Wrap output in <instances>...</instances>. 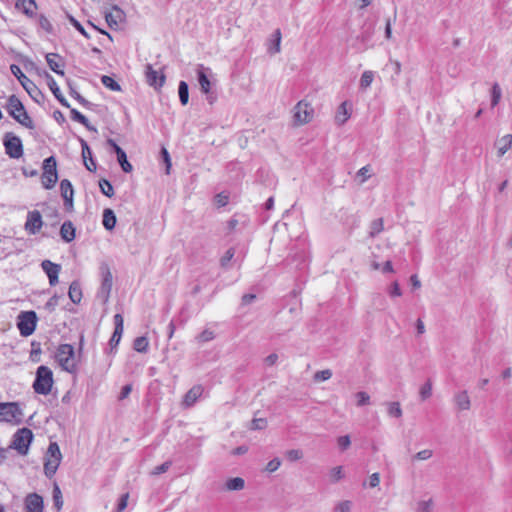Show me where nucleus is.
Instances as JSON below:
<instances>
[{"label":"nucleus","instance_id":"f257e3e1","mask_svg":"<svg viewBox=\"0 0 512 512\" xmlns=\"http://www.w3.org/2000/svg\"><path fill=\"white\" fill-rule=\"evenodd\" d=\"M7 111L9 115L17 121L20 125L28 128L34 129L35 124L29 114L27 113L23 103L16 95L9 96L7 100Z\"/></svg>","mask_w":512,"mask_h":512},{"label":"nucleus","instance_id":"f03ea898","mask_svg":"<svg viewBox=\"0 0 512 512\" xmlns=\"http://www.w3.org/2000/svg\"><path fill=\"white\" fill-rule=\"evenodd\" d=\"M53 382L52 370L44 365L39 366L36 370V376L33 382V389L35 393L48 395L51 392Z\"/></svg>","mask_w":512,"mask_h":512},{"label":"nucleus","instance_id":"7ed1b4c3","mask_svg":"<svg viewBox=\"0 0 512 512\" xmlns=\"http://www.w3.org/2000/svg\"><path fill=\"white\" fill-rule=\"evenodd\" d=\"M61 460L62 454L59 445L56 442H50L44 462V474L47 478L51 479L55 475Z\"/></svg>","mask_w":512,"mask_h":512},{"label":"nucleus","instance_id":"20e7f679","mask_svg":"<svg viewBox=\"0 0 512 512\" xmlns=\"http://www.w3.org/2000/svg\"><path fill=\"white\" fill-rule=\"evenodd\" d=\"M11 73L17 78L25 91L29 94V96L37 103H40V99L44 98L43 93L40 89L31 81L21 70V68L12 64L10 66Z\"/></svg>","mask_w":512,"mask_h":512},{"label":"nucleus","instance_id":"39448f33","mask_svg":"<svg viewBox=\"0 0 512 512\" xmlns=\"http://www.w3.org/2000/svg\"><path fill=\"white\" fill-rule=\"evenodd\" d=\"M38 317L35 311H21L17 316V328L20 335L28 337L32 335L37 326Z\"/></svg>","mask_w":512,"mask_h":512},{"label":"nucleus","instance_id":"423d86ee","mask_svg":"<svg viewBox=\"0 0 512 512\" xmlns=\"http://www.w3.org/2000/svg\"><path fill=\"white\" fill-rule=\"evenodd\" d=\"M58 181L57 162L54 156L43 161V173L41 183L45 189H52Z\"/></svg>","mask_w":512,"mask_h":512},{"label":"nucleus","instance_id":"0eeeda50","mask_svg":"<svg viewBox=\"0 0 512 512\" xmlns=\"http://www.w3.org/2000/svg\"><path fill=\"white\" fill-rule=\"evenodd\" d=\"M74 354V347L70 344H61L57 348L56 359L65 371L72 372L75 370Z\"/></svg>","mask_w":512,"mask_h":512},{"label":"nucleus","instance_id":"6e6552de","mask_svg":"<svg viewBox=\"0 0 512 512\" xmlns=\"http://www.w3.org/2000/svg\"><path fill=\"white\" fill-rule=\"evenodd\" d=\"M32 440V431L29 428H21L14 434L10 448L17 450L20 455H26Z\"/></svg>","mask_w":512,"mask_h":512},{"label":"nucleus","instance_id":"1a4fd4ad","mask_svg":"<svg viewBox=\"0 0 512 512\" xmlns=\"http://www.w3.org/2000/svg\"><path fill=\"white\" fill-rule=\"evenodd\" d=\"M5 153L12 159H19L23 156V144L19 136L12 132L5 133L3 137Z\"/></svg>","mask_w":512,"mask_h":512},{"label":"nucleus","instance_id":"9d476101","mask_svg":"<svg viewBox=\"0 0 512 512\" xmlns=\"http://www.w3.org/2000/svg\"><path fill=\"white\" fill-rule=\"evenodd\" d=\"M23 411L17 402L0 403V417L1 420L6 422L16 421L21 422Z\"/></svg>","mask_w":512,"mask_h":512},{"label":"nucleus","instance_id":"9b49d317","mask_svg":"<svg viewBox=\"0 0 512 512\" xmlns=\"http://www.w3.org/2000/svg\"><path fill=\"white\" fill-rule=\"evenodd\" d=\"M314 109L305 100L299 101L294 108V121L298 125L310 122L313 118Z\"/></svg>","mask_w":512,"mask_h":512},{"label":"nucleus","instance_id":"f8f14e48","mask_svg":"<svg viewBox=\"0 0 512 512\" xmlns=\"http://www.w3.org/2000/svg\"><path fill=\"white\" fill-rule=\"evenodd\" d=\"M144 74L147 84L156 90L161 89L165 84L166 77L164 73H159L149 63L145 65Z\"/></svg>","mask_w":512,"mask_h":512},{"label":"nucleus","instance_id":"ddd939ff","mask_svg":"<svg viewBox=\"0 0 512 512\" xmlns=\"http://www.w3.org/2000/svg\"><path fill=\"white\" fill-rule=\"evenodd\" d=\"M100 269L103 279L98 295L104 300V302H107L112 289L113 276L107 265H102Z\"/></svg>","mask_w":512,"mask_h":512},{"label":"nucleus","instance_id":"4468645a","mask_svg":"<svg viewBox=\"0 0 512 512\" xmlns=\"http://www.w3.org/2000/svg\"><path fill=\"white\" fill-rule=\"evenodd\" d=\"M104 14L107 25L111 29H117L119 25L125 21V13L117 5H113L111 11H105Z\"/></svg>","mask_w":512,"mask_h":512},{"label":"nucleus","instance_id":"2eb2a0df","mask_svg":"<svg viewBox=\"0 0 512 512\" xmlns=\"http://www.w3.org/2000/svg\"><path fill=\"white\" fill-rule=\"evenodd\" d=\"M43 225L42 216L38 210L29 211L25 223V230L31 234H37Z\"/></svg>","mask_w":512,"mask_h":512},{"label":"nucleus","instance_id":"dca6fc26","mask_svg":"<svg viewBox=\"0 0 512 512\" xmlns=\"http://www.w3.org/2000/svg\"><path fill=\"white\" fill-rule=\"evenodd\" d=\"M25 512H43L44 500L37 493H29L24 499Z\"/></svg>","mask_w":512,"mask_h":512},{"label":"nucleus","instance_id":"f3484780","mask_svg":"<svg viewBox=\"0 0 512 512\" xmlns=\"http://www.w3.org/2000/svg\"><path fill=\"white\" fill-rule=\"evenodd\" d=\"M114 332L109 340L111 350L116 348L121 340L124 330V320L121 314L117 313L113 317Z\"/></svg>","mask_w":512,"mask_h":512},{"label":"nucleus","instance_id":"a211bd4d","mask_svg":"<svg viewBox=\"0 0 512 512\" xmlns=\"http://www.w3.org/2000/svg\"><path fill=\"white\" fill-rule=\"evenodd\" d=\"M41 267L48 276L49 284L51 286H55L58 283V276L61 270V266L59 264L53 263L50 260H43Z\"/></svg>","mask_w":512,"mask_h":512},{"label":"nucleus","instance_id":"6ab92c4d","mask_svg":"<svg viewBox=\"0 0 512 512\" xmlns=\"http://www.w3.org/2000/svg\"><path fill=\"white\" fill-rule=\"evenodd\" d=\"M203 391H204V388L202 385H194L184 395L183 400H182V406L184 408L192 407L197 402V400L200 398Z\"/></svg>","mask_w":512,"mask_h":512},{"label":"nucleus","instance_id":"aec40b11","mask_svg":"<svg viewBox=\"0 0 512 512\" xmlns=\"http://www.w3.org/2000/svg\"><path fill=\"white\" fill-rule=\"evenodd\" d=\"M49 68L58 75L64 76V59L57 53H48L45 56Z\"/></svg>","mask_w":512,"mask_h":512},{"label":"nucleus","instance_id":"412c9836","mask_svg":"<svg viewBox=\"0 0 512 512\" xmlns=\"http://www.w3.org/2000/svg\"><path fill=\"white\" fill-rule=\"evenodd\" d=\"M210 68L204 67L202 64L197 66V79L204 94H209L211 91V82L208 78Z\"/></svg>","mask_w":512,"mask_h":512},{"label":"nucleus","instance_id":"4be33fe9","mask_svg":"<svg viewBox=\"0 0 512 512\" xmlns=\"http://www.w3.org/2000/svg\"><path fill=\"white\" fill-rule=\"evenodd\" d=\"M46 80H47L48 87L50 88V90L53 93V95L55 96V98L60 102V104L66 108H70V104L68 103L66 98L61 93V90H60L59 86L57 85L55 79L47 72H46Z\"/></svg>","mask_w":512,"mask_h":512},{"label":"nucleus","instance_id":"5701e85b","mask_svg":"<svg viewBox=\"0 0 512 512\" xmlns=\"http://www.w3.org/2000/svg\"><path fill=\"white\" fill-rule=\"evenodd\" d=\"M15 8L29 18H34L36 16L35 10L37 9V4L35 0H17Z\"/></svg>","mask_w":512,"mask_h":512},{"label":"nucleus","instance_id":"b1692460","mask_svg":"<svg viewBox=\"0 0 512 512\" xmlns=\"http://www.w3.org/2000/svg\"><path fill=\"white\" fill-rule=\"evenodd\" d=\"M60 235L67 243H70L75 239L76 229L70 220H67L62 224L60 228Z\"/></svg>","mask_w":512,"mask_h":512},{"label":"nucleus","instance_id":"393cba45","mask_svg":"<svg viewBox=\"0 0 512 512\" xmlns=\"http://www.w3.org/2000/svg\"><path fill=\"white\" fill-rule=\"evenodd\" d=\"M116 215L114 211L110 208H105L103 211L102 224L104 228L108 231H112L116 226Z\"/></svg>","mask_w":512,"mask_h":512},{"label":"nucleus","instance_id":"a878e982","mask_svg":"<svg viewBox=\"0 0 512 512\" xmlns=\"http://www.w3.org/2000/svg\"><path fill=\"white\" fill-rule=\"evenodd\" d=\"M499 157H502L512 146V134H506L495 143Z\"/></svg>","mask_w":512,"mask_h":512},{"label":"nucleus","instance_id":"bb28decb","mask_svg":"<svg viewBox=\"0 0 512 512\" xmlns=\"http://www.w3.org/2000/svg\"><path fill=\"white\" fill-rule=\"evenodd\" d=\"M113 152L116 154L117 161L121 166L122 170L125 173H130L133 170V166L128 161L126 152L121 147H117V149H115Z\"/></svg>","mask_w":512,"mask_h":512},{"label":"nucleus","instance_id":"cd10ccee","mask_svg":"<svg viewBox=\"0 0 512 512\" xmlns=\"http://www.w3.org/2000/svg\"><path fill=\"white\" fill-rule=\"evenodd\" d=\"M68 296L74 304H79L82 299V289L78 281H73L68 290Z\"/></svg>","mask_w":512,"mask_h":512},{"label":"nucleus","instance_id":"c85d7f7f","mask_svg":"<svg viewBox=\"0 0 512 512\" xmlns=\"http://www.w3.org/2000/svg\"><path fill=\"white\" fill-rule=\"evenodd\" d=\"M454 402L459 410H469L471 406L467 391H461L454 396Z\"/></svg>","mask_w":512,"mask_h":512},{"label":"nucleus","instance_id":"c756f323","mask_svg":"<svg viewBox=\"0 0 512 512\" xmlns=\"http://www.w3.org/2000/svg\"><path fill=\"white\" fill-rule=\"evenodd\" d=\"M70 114H71V118L72 120L76 121V122H79L80 124H82L83 126H85V128L89 131H92V132H97V129L96 127L92 126L88 119L82 114L80 113L77 109H71L70 110Z\"/></svg>","mask_w":512,"mask_h":512},{"label":"nucleus","instance_id":"7c9ffc66","mask_svg":"<svg viewBox=\"0 0 512 512\" xmlns=\"http://www.w3.org/2000/svg\"><path fill=\"white\" fill-rule=\"evenodd\" d=\"M347 105H348V102L344 101L338 107V110H337V113H336V116H335V121L339 125H343L349 119V117H350V113L347 110Z\"/></svg>","mask_w":512,"mask_h":512},{"label":"nucleus","instance_id":"2f4dec72","mask_svg":"<svg viewBox=\"0 0 512 512\" xmlns=\"http://www.w3.org/2000/svg\"><path fill=\"white\" fill-rule=\"evenodd\" d=\"M52 499H53V505L56 509V511H60L63 507V497L62 492L57 483H54L53 490H52Z\"/></svg>","mask_w":512,"mask_h":512},{"label":"nucleus","instance_id":"473e14b6","mask_svg":"<svg viewBox=\"0 0 512 512\" xmlns=\"http://www.w3.org/2000/svg\"><path fill=\"white\" fill-rule=\"evenodd\" d=\"M178 95L180 103L185 106L188 104L189 101V86L187 82L180 81L178 86Z\"/></svg>","mask_w":512,"mask_h":512},{"label":"nucleus","instance_id":"72a5a7b5","mask_svg":"<svg viewBox=\"0 0 512 512\" xmlns=\"http://www.w3.org/2000/svg\"><path fill=\"white\" fill-rule=\"evenodd\" d=\"M69 84V94L76 99L83 107L90 109L93 106V103L85 99L77 90H75L70 83Z\"/></svg>","mask_w":512,"mask_h":512},{"label":"nucleus","instance_id":"f704fd0d","mask_svg":"<svg viewBox=\"0 0 512 512\" xmlns=\"http://www.w3.org/2000/svg\"><path fill=\"white\" fill-rule=\"evenodd\" d=\"M101 82L106 88L112 91H121L120 84L111 76L103 75L101 77Z\"/></svg>","mask_w":512,"mask_h":512},{"label":"nucleus","instance_id":"c9c22d12","mask_svg":"<svg viewBox=\"0 0 512 512\" xmlns=\"http://www.w3.org/2000/svg\"><path fill=\"white\" fill-rule=\"evenodd\" d=\"M384 229V223L382 218L375 219L371 222L369 236L371 238L376 237Z\"/></svg>","mask_w":512,"mask_h":512},{"label":"nucleus","instance_id":"e433bc0d","mask_svg":"<svg viewBox=\"0 0 512 512\" xmlns=\"http://www.w3.org/2000/svg\"><path fill=\"white\" fill-rule=\"evenodd\" d=\"M149 342L148 339L144 336L137 337L133 342V348L137 352L145 353L148 349Z\"/></svg>","mask_w":512,"mask_h":512},{"label":"nucleus","instance_id":"4c0bfd02","mask_svg":"<svg viewBox=\"0 0 512 512\" xmlns=\"http://www.w3.org/2000/svg\"><path fill=\"white\" fill-rule=\"evenodd\" d=\"M245 486V482L240 477L231 478L226 482V487L228 490L239 491L242 490Z\"/></svg>","mask_w":512,"mask_h":512},{"label":"nucleus","instance_id":"58836bf2","mask_svg":"<svg viewBox=\"0 0 512 512\" xmlns=\"http://www.w3.org/2000/svg\"><path fill=\"white\" fill-rule=\"evenodd\" d=\"M99 188L105 196L109 198L114 196V188L109 180L101 179L99 181Z\"/></svg>","mask_w":512,"mask_h":512},{"label":"nucleus","instance_id":"ea45409f","mask_svg":"<svg viewBox=\"0 0 512 512\" xmlns=\"http://www.w3.org/2000/svg\"><path fill=\"white\" fill-rule=\"evenodd\" d=\"M273 41H272V45L268 48V51L271 53V54H275V53H278L280 52V43H281V31L280 29H276L275 32L273 33Z\"/></svg>","mask_w":512,"mask_h":512},{"label":"nucleus","instance_id":"a19ab883","mask_svg":"<svg viewBox=\"0 0 512 512\" xmlns=\"http://www.w3.org/2000/svg\"><path fill=\"white\" fill-rule=\"evenodd\" d=\"M374 79V73L370 70L364 71L361 78H360V88L361 89H367Z\"/></svg>","mask_w":512,"mask_h":512},{"label":"nucleus","instance_id":"79ce46f5","mask_svg":"<svg viewBox=\"0 0 512 512\" xmlns=\"http://www.w3.org/2000/svg\"><path fill=\"white\" fill-rule=\"evenodd\" d=\"M38 24L48 34H54V27L46 16L43 14L38 17Z\"/></svg>","mask_w":512,"mask_h":512},{"label":"nucleus","instance_id":"37998d69","mask_svg":"<svg viewBox=\"0 0 512 512\" xmlns=\"http://www.w3.org/2000/svg\"><path fill=\"white\" fill-rule=\"evenodd\" d=\"M60 191H61L62 197L69 196V195L74 196L73 186L68 179H63L60 182Z\"/></svg>","mask_w":512,"mask_h":512},{"label":"nucleus","instance_id":"c03bdc74","mask_svg":"<svg viewBox=\"0 0 512 512\" xmlns=\"http://www.w3.org/2000/svg\"><path fill=\"white\" fill-rule=\"evenodd\" d=\"M501 88L498 83H494L491 89V106L495 107L498 105L501 99Z\"/></svg>","mask_w":512,"mask_h":512},{"label":"nucleus","instance_id":"a18cd8bd","mask_svg":"<svg viewBox=\"0 0 512 512\" xmlns=\"http://www.w3.org/2000/svg\"><path fill=\"white\" fill-rule=\"evenodd\" d=\"M419 395L422 401L427 400L432 395V382L427 380L420 388Z\"/></svg>","mask_w":512,"mask_h":512},{"label":"nucleus","instance_id":"49530a36","mask_svg":"<svg viewBox=\"0 0 512 512\" xmlns=\"http://www.w3.org/2000/svg\"><path fill=\"white\" fill-rule=\"evenodd\" d=\"M388 414L391 417L400 418L402 416V409L399 402H390L388 404Z\"/></svg>","mask_w":512,"mask_h":512},{"label":"nucleus","instance_id":"de8ad7c7","mask_svg":"<svg viewBox=\"0 0 512 512\" xmlns=\"http://www.w3.org/2000/svg\"><path fill=\"white\" fill-rule=\"evenodd\" d=\"M31 352H30V359L33 362H39L40 361V354H41V345L39 342L33 341L31 343Z\"/></svg>","mask_w":512,"mask_h":512},{"label":"nucleus","instance_id":"09e8293b","mask_svg":"<svg viewBox=\"0 0 512 512\" xmlns=\"http://www.w3.org/2000/svg\"><path fill=\"white\" fill-rule=\"evenodd\" d=\"M68 19H69V22L71 23V25L78 31L80 32L85 38L89 39L90 38V35L88 34V32L85 30V28L83 27V25L78 21L76 20L73 16L69 15L68 16Z\"/></svg>","mask_w":512,"mask_h":512},{"label":"nucleus","instance_id":"8fccbe9b","mask_svg":"<svg viewBox=\"0 0 512 512\" xmlns=\"http://www.w3.org/2000/svg\"><path fill=\"white\" fill-rule=\"evenodd\" d=\"M332 377V371L330 369H325L321 371H317L314 374V381L320 382V381H326Z\"/></svg>","mask_w":512,"mask_h":512},{"label":"nucleus","instance_id":"3c124183","mask_svg":"<svg viewBox=\"0 0 512 512\" xmlns=\"http://www.w3.org/2000/svg\"><path fill=\"white\" fill-rule=\"evenodd\" d=\"M60 298H61V296H59L57 294L53 295L46 302L45 309L48 310L49 312H53L55 310V308L58 306Z\"/></svg>","mask_w":512,"mask_h":512},{"label":"nucleus","instance_id":"603ef678","mask_svg":"<svg viewBox=\"0 0 512 512\" xmlns=\"http://www.w3.org/2000/svg\"><path fill=\"white\" fill-rule=\"evenodd\" d=\"M355 396L357 398V406H365L370 404V396L366 392H357Z\"/></svg>","mask_w":512,"mask_h":512},{"label":"nucleus","instance_id":"864d4df0","mask_svg":"<svg viewBox=\"0 0 512 512\" xmlns=\"http://www.w3.org/2000/svg\"><path fill=\"white\" fill-rule=\"evenodd\" d=\"M433 455V451L430 450V449H424V450H421L419 452H417L414 456H413V460H419V461H424V460H428L432 457Z\"/></svg>","mask_w":512,"mask_h":512},{"label":"nucleus","instance_id":"5fc2aeb1","mask_svg":"<svg viewBox=\"0 0 512 512\" xmlns=\"http://www.w3.org/2000/svg\"><path fill=\"white\" fill-rule=\"evenodd\" d=\"M337 444L342 451L348 449L351 445V439L349 435L340 436L337 439Z\"/></svg>","mask_w":512,"mask_h":512},{"label":"nucleus","instance_id":"6e6d98bb","mask_svg":"<svg viewBox=\"0 0 512 512\" xmlns=\"http://www.w3.org/2000/svg\"><path fill=\"white\" fill-rule=\"evenodd\" d=\"M172 465V462L171 461H165L164 463H162L161 465L159 466H156L153 471H152V475H160V474H163L165 472L168 471V469L171 467Z\"/></svg>","mask_w":512,"mask_h":512},{"label":"nucleus","instance_id":"4d7b16f0","mask_svg":"<svg viewBox=\"0 0 512 512\" xmlns=\"http://www.w3.org/2000/svg\"><path fill=\"white\" fill-rule=\"evenodd\" d=\"M267 426V421L264 418H254L251 422L252 430H262Z\"/></svg>","mask_w":512,"mask_h":512},{"label":"nucleus","instance_id":"13d9d810","mask_svg":"<svg viewBox=\"0 0 512 512\" xmlns=\"http://www.w3.org/2000/svg\"><path fill=\"white\" fill-rule=\"evenodd\" d=\"M286 457L290 461H297L303 457V453L299 449H291L286 452Z\"/></svg>","mask_w":512,"mask_h":512},{"label":"nucleus","instance_id":"bf43d9fd","mask_svg":"<svg viewBox=\"0 0 512 512\" xmlns=\"http://www.w3.org/2000/svg\"><path fill=\"white\" fill-rule=\"evenodd\" d=\"M235 255V250L234 248H229L225 254L222 256L221 260H220V263H221V266L222 267H226L227 264L232 260V258L234 257Z\"/></svg>","mask_w":512,"mask_h":512},{"label":"nucleus","instance_id":"052dcab7","mask_svg":"<svg viewBox=\"0 0 512 512\" xmlns=\"http://www.w3.org/2000/svg\"><path fill=\"white\" fill-rule=\"evenodd\" d=\"M280 465H281V460H280L279 458H277V457H276V458H273L272 460H270V461L267 463V465H266V467H265V470H266L267 472L272 473V472H275L276 470H278V468L280 467Z\"/></svg>","mask_w":512,"mask_h":512},{"label":"nucleus","instance_id":"680f3d73","mask_svg":"<svg viewBox=\"0 0 512 512\" xmlns=\"http://www.w3.org/2000/svg\"><path fill=\"white\" fill-rule=\"evenodd\" d=\"M215 337V334L213 331L209 330V329H205L203 330L199 336H198V340L200 342H208V341H211L213 340Z\"/></svg>","mask_w":512,"mask_h":512},{"label":"nucleus","instance_id":"e2e57ef3","mask_svg":"<svg viewBox=\"0 0 512 512\" xmlns=\"http://www.w3.org/2000/svg\"><path fill=\"white\" fill-rule=\"evenodd\" d=\"M336 512H351V502L348 500L342 501L335 507Z\"/></svg>","mask_w":512,"mask_h":512},{"label":"nucleus","instance_id":"0e129e2a","mask_svg":"<svg viewBox=\"0 0 512 512\" xmlns=\"http://www.w3.org/2000/svg\"><path fill=\"white\" fill-rule=\"evenodd\" d=\"M128 498H129V494L128 493L123 494L120 497V499L118 501V504H117V508H116L117 512H122L127 507Z\"/></svg>","mask_w":512,"mask_h":512},{"label":"nucleus","instance_id":"69168bd1","mask_svg":"<svg viewBox=\"0 0 512 512\" xmlns=\"http://www.w3.org/2000/svg\"><path fill=\"white\" fill-rule=\"evenodd\" d=\"M229 197L228 195L222 193H219L215 196V202L219 207H223L228 204Z\"/></svg>","mask_w":512,"mask_h":512},{"label":"nucleus","instance_id":"338daca9","mask_svg":"<svg viewBox=\"0 0 512 512\" xmlns=\"http://www.w3.org/2000/svg\"><path fill=\"white\" fill-rule=\"evenodd\" d=\"M331 477L333 478V481H335V482L341 480L344 477L342 467L341 466L334 467L331 470Z\"/></svg>","mask_w":512,"mask_h":512},{"label":"nucleus","instance_id":"774afa93","mask_svg":"<svg viewBox=\"0 0 512 512\" xmlns=\"http://www.w3.org/2000/svg\"><path fill=\"white\" fill-rule=\"evenodd\" d=\"M432 500L422 501L419 503L418 512H430L432 508Z\"/></svg>","mask_w":512,"mask_h":512}]
</instances>
